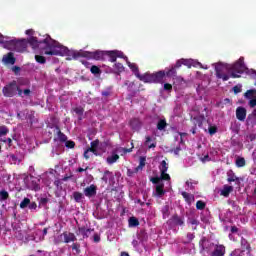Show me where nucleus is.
I'll return each mask as SVG.
<instances>
[{
  "mask_svg": "<svg viewBox=\"0 0 256 256\" xmlns=\"http://www.w3.org/2000/svg\"><path fill=\"white\" fill-rule=\"evenodd\" d=\"M73 111L74 113H76V115H79L80 117H82L83 113H85L83 107H76L73 109Z\"/></svg>",
  "mask_w": 256,
  "mask_h": 256,
  "instance_id": "a18cd8bd",
  "label": "nucleus"
},
{
  "mask_svg": "<svg viewBox=\"0 0 256 256\" xmlns=\"http://www.w3.org/2000/svg\"><path fill=\"white\" fill-rule=\"evenodd\" d=\"M35 60L41 65H45V63H47V59L42 55H35Z\"/></svg>",
  "mask_w": 256,
  "mask_h": 256,
  "instance_id": "4c0bfd02",
  "label": "nucleus"
},
{
  "mask_svg": "<svg viewBox=\"0 0 256 256\" xmlns=\"http://www.w3.org/2000/svg\"><path fill=\"white\" fill-rule=\"evenodd\" d=\"M101 95H102V97H105V98L111 97L112 92H111L110 89H108V90H106V91H102Z\"/></svg>",
  "mask_w": 256,
  "mask_h": 256,
  "instance_id": "5fc2aeb1",
  "label": "nucleus"
},
{
  "mask_svg": "<svg viewBox=\"0 0 256 256\" xmlns=\"http://www.w3.org/2000/svg\"><path fill=\"white\" fill-rule=\"evenodd\" d=\"M93 231H95V229H91V228L82 226V227L78 228L77 235H82L83 239H89V237H91V233H93Z\"/></svg>",
  "mask_w": 256,
  "mask_h": 256,
  "instance_id": "9d476101",
  "label": "nucleus"
},
{
  "mask_svg": "<svg viewBox=\"0 0 256 256\" xmlns=\"http://www.w3.org/2000/svg\"><path fill=\"white\" fill-rule=\"evenodd\" d=\"M209 242V240H207L206 237H202L199 241V247H200V252L203 253V251H209V247H213V243H210L207 246V243Z\"/></svg>",
  "mask_w": 256,
  "mask_h": 256,
  "instance_id": "4468645a",
  "label": "nucleus"
},
{
  "mask_svg": "<svg viewBox=\"0 0 256 256\" xmlns=\"http://www.w3.org/2000/svg\"><path fill=\"white\" fill-rule=\"evenodd\" d=\"M106 57H109L111 63H115L117 59H127L125 54H123V52L119 50L106 51Z\"/></svg>",
  "mask_w": 256,
  "mask_h": 256,
  "instance_id": "1a4fd4ad",
  "label": "nucleus"
},
{
  "mask_svg": "<svg viewBox=\"0 0 256 256\" xmlns=\"http://www.w3.org/2000/svg\"><path fill=\"white\" fill-rule=\"evenodd\" d=\"M231 193H233V186L229 185H224L220 191V195H222V197H229Z\"/></svg>",
  "mask_w": 256,
  "mask_h": 256,
  "instance_id": "aec40b11",
  "label": "nucleus"
},
{
  "mask_svg": "<svg viewBox=\"0 0 256 256\" xmlns=\"http://www.w3.org/2000/svg\"><path fill=\"white\" fill-rule=\"evenodd\" d=\"M71 249L72 251H75L77 254L81 253V244H79L78 242H74L71 245Z\"/></svg>",
  "mask_w": 256,
  "mask_h": 256,
  "instance_id": "e433bc0d",
  "label": "nucleus"
},
{
  "mask_svg": "<svg viewBox=\"0 0 256 256\" xmlns=\"http://www.w3.org/2000/svg\"><path fill=\"white\" fill-rule=\"evenodd\" d=\"M157 129L158 131H165V129L167 128V120L165 119H160L157 123Z\"/></svg>",
  "mask_w": 256,
  "mask_h": 256,
  "instance_id": "a878e982",
  "label": "nucleus"
},
{
  "mask_svg": "<svg viewBox=\"0 0 256 256\" xmlns=\"http://www.w3.org/2000/svg\"><path fill=\"white\" fill-rule=\"evenodd\" d=\"M240 245V251H245V255L251 256V244H249V241L245 238H241Z\"/></svg>",
  "mask_w": 256,
  "mask_h": 256,
  "instance_id": "9b49d317",
  "label": "nucleus"
},
{
  "mask_svg": "<svg viewBox=\"0 0 256 256\" xmlns=\"http://www.w3.org/2000/svg\"><path fill=\"white\" fill-rule=\"evenodd\" d=\"M86 150L88 151V153H93L94 155H96V157H97V155H99V152L97 151V148L89 147Z\"/></svg>",
  "mask_w": 256,
  "mask_h": 256,
  "instance_id": "13d9d810",
  "label": "nucleus"
},
{
  "mask_svg": "<svg viewBox=\"0 0 256 256\" xmlns=\"http://www.w3.org/2000/svg\"><path fill=\"white\" fill-rule=\"evenodd\" d=\"M252 159H253V161H256V149H254V151L252 153Z\"/></svg>",
  "mask_w": 256,
  "mask_h": 256,
  "instance_id": "338daca9",
  "label": "nucleus"
},
{
  "mask_svg": "<svg viewBox=\"0 0 256 256\" xmlns=\"http://www.w3.org/2000/svg\"><path fill=\"white\" fill-rule=\"evenodd\" d=\"M65 147H67L68 149H75V141L66 140Z\"/></svg>",
  "mask_w": 256,
  "mask_h": 256,
  "instance_id": "c03bdc74",
  "label": "nucleus"
},
{
  "mask_svg": "<svg viewBox=\"0 0 256 256\" xmlns=\"http://www.w3.org/2000/svg\"><path fill=\"white\" fill-rule=\"evenodd\" d=\"M244 97L246 99H253L254 97H256V90L255 89H250L248 90L245 94Z\"/></svg>",
  "mask_w": 256,
  "mask_h": 256,
  "instance_id": "7c9ffc66",
  "label": "nucleus"
},
{
  "mask_svg": "<svg viewBox=\"0 0 256 256\" xmlns=\"http://www.w3.org/2000/svg\"><path fill=\"white\" fill-rule=\"evenodd\" d=\"M9 199V192L6 190L0 191V201H7Z\"/></svg>",
  "mask_w": 256,
  "mask_h": 256,
  "instance_id": "ea45409f",
  "label": "nucleus"
},
{
  "mask_svg": "<svg viewBox=\"0 0 256 256\" xmlns=\"http://www.w3.org/2000/svg\"><path fill=\"white\" fill-rule=\"evenodd\" d=\"M114 69L116 70V72L118 74L123 73V71H125V67L121 63H115L114 64Z\"/></svg>",
  "mask_w": 256,
  "mask_h": 256,
  "instance_id": "58836bf2",
  "label": "nucleus"
},
{
  "mask_svg": "<svg viewBox=\"0 0 256 256\" xmlns=\"http://www.w3.org/2000/svg\"><path fill=\"white\" fill-rule=\"evenodd\" d=\"M192 63L193 60L182 59V65H186V67H191Z\"/></svg>",
  "mask_w": 256,
  "mask_h": 256,
  "instance_id": "6e6d98bb",
  "label": "nucleus"
},
{
  "mask_svg": "<svg viewBox=\"0 0 256 256\" xmlns=\"http://www.w3.org/2000/svg\"><path fill=\"white\" fill-rule=\"evenodd\" d=\"M159 169H160V173L167 172V170L169 169V166L167 165V161L162 160Z\"/></svg>",
  "mask_w": 256,
  "mask_h": 256,
  "instance_id": "c9c22d12",
  "label": "nucleus"
},
{
  "mask_svg": "<svg viewBox=\"0 0 256 256\" xmlns=\"http://www.w3.org/2000/svg\"><path fill=\"white\" fill-rule=\"evenodd\" d=\"M56 129H57V135H58L59 141L61 143H65L67 141V135L61 132V129H59V126H56Z\"/></svg>",
  "mask_w": 256,
  "mask_h": 256,
  "instance_id": "cd10ccee",
  "label": "nucleus"
},
{
  "mask_svg": "<svg viewBox=\"0 0 256 256\" xmlns=\"http://www.w3.org/2000/svg\"><path fill=\"white\" fill-rule=\"evenodd\" d=\"M215 71H216L217 79H222L223 81H229V79L231 78V76L227 74V71H231L230 66H227L225 64H218L215 67Z\"/></svg>",
  "mask_w": 256,
  "mask_h": 256,
  "instance_id": "39448f33",
  "label": "nucleus"
},
{
  "mask_svg": "<svg viewBox=\"0 0 256 256\" xmlns=\"http://www.w3.org/2000/svg\"><path fill=\"white\" fill-rule=\"evenodd\" d=\"M249 107H251V109H254V107H256V97L251 98L250 101L248 102Z\"/></svg>",
  "mask_w": 256,
  "mask_h": 256,
  "instance_id": "3c124183",
  "label": "nucleus"
},
{
  "mask_svg": "<svg viewBox=\"0 0 256 256\" xmlns=\"http://www.w3.org/2000/svg\"><path fill=\"white\" fill-rule=\"evenodd\" d=\"M167 225L169 229H175V227H183V225H185V220L183 217L174 214L170 219H168Z\"/></svg>",
  "mask_w": 256,
  "mask_h": 256,
  "instance_id": "0eeeda50",
  "label": "nucleus"
},
{
  "mask_svg": "<svg viewBox=\"0 0 256 256\" xmlns=\"http://www.w3.org/2000/svg\"><path fill=\"white\" fill-rule=\"evenodd\" d=\"M141 120L139 118H133L130 120V127L133 129V131H139L141 129Z\"/></svg>",
  "mask_w": 256,
  "mask_h": 256,
  "instance_id": "6ab92c4d",
  "label": "nucleus"
},
{
  "mask_svg": "<svg viewBox=\"0 0 256 256\" xmlns=\"http://www.w3.org/2000/svg\"><path fill=\"white\" fill-rule=\"evenodd\" d=\"M128 223L129 227H139V219L136 217H130Z\"/></svg>",
  "mask_w": 256,
  "mask_h": 256,
  "instance_id": "c756f323",
  "label": "nucleus"
},
{
  "mask_svg": "<svg viewBox=\"0 0 256 256\" xmlns=\"http://www.w3.org/2000/svg\"><path fill=\"white\" fill-rule=\"evenodd\" d=\"M160 179L162 181H171V176L167 172H161Z\"/></svg>",
  "mask_w": 256,
  "mask_h": 256,
  "instance_id": "37998d69",
  "label": "nucleus"
},
{
  "mask_svg": "<svg viewBox=\"0 0 256 256\" xmlns=\"http://www.w3.org/2000/svg\"><path fill=\"white\" fill-rule=\"evenodd\" d=\"M250 174L251 175H256V168H251L250 169Z\"/></svg>",
  "mask_w": 256,
  "mask_h": 256,
  "instance_id": "774afa93",
  "label": "nucleus"
},
{
  "mask_svg": "<svg viewBox=\"0 0 256 256\" xmlns=\"http://www.w3.org/2000/svg\"><path fill=\"white\" fill-rule=\"evenodd\" d=\"M127 65L129 69H131V71L134 73L135 77L139 79L141 74L139 73V67L137 66V64L127 61Z\"/></svg>",
  "mask_w": 256,
  "mask_h": 256,
  "instance_id": "4be33fe9",
  "label": "nucleus"
},
{
  "mask_svg": "<svg viewBox=\"0 0 256 256\" xmlns=\"http://www.w3.org/2000/svg\"><path fill=\"white\" fill-rule=\"evenodd\" d=\"M84 194L86 197H95V195H97V186L92 184V185L86 187L84 189Z\"/></svg>",
  "mask_w": 256,
  "mask_h": 256,
  "instance_id": "dca6fc26",
  "label": "nucleus"
},
{
  "mask_svg": "<svg viewBox=\"0 0 256 256\" xmlns=\"http://www.w3.org/2000/svg\"><path fill=\"white\" fill-rule=\"evenodd\" d=\"M165 77H171L172 79H175L177 77V70L171 66L170 68H166L165 70Z\"/></svg>",
  "mask_w": 256,
  "mask_h": 256,
  "instance_id": "412c9836",
  "label": "nucleus"
},
{
  "mask_svg": "<svg viewBox=\"0 0 256 256\" xmlns=\"http://www.w3.org/2000/svg\"><path fill=\"white\" fill-rule=\"evenodd\" d=\"M0 44L4 45V47H9V41L5 40V36L0 34Z\"/></svg>",
  "mask_w": 256,
  "mask_h": 256,
  "instance_id": "49530a36",
  "label": "nucleus"
},
{
  "mask_svg": "<svg viewBox=\"0 0 256 256\" xmlns=\"http://www.w3.org/2000/svg\"><path fill=\"white\" fill-rule=\"evenodd\" d=\"M165 184L161 183L156 185V197H163L165 195Z\"/></svg>",
  "mask_w": 256,
  "mask_h": 256,
  "instance_id": "5701e85b",
  "label": "nucleus"
},
{
  "mask_svg": "<svg viewBox=\"0 0 256 256\" xmlns=\"http://www.w3.org/2000/svg\"><path fill=\"white\" fill-rule=\"evenodd\" d=\"M74 201L76 203H81V199H83V193L81 192H73Z\"/></svg>",
  "mask_w": 256,
  "mask_h": 256,
  "instance_id": "473e14b6",
  "label": "nucleus"
},
{
  "mask_svg": "<svg viewBox=\"0 0 256 256\" xmlns=\"http://www.w3.org/2000/svg\"><path fill=\"white\" fill-rule=\"evenodd\" d=\"M2 61L6 65H15V62L17 61V59L15 58V55L13 54V52H9L8 54L3 56Z\"/></svg>",
  "mask_w": 256,
  "mask_h": 256,
  "instance_id": "f8f14e48",
  "label": "nucleus"
},
{
  "mask_svg": "<svg viewBox=\"0 0 256 256\" xmlns=\"http://www.w3.org/2000/svg\"><path fill=\"white\" fill-rule=\"evenodd\" d=\"M27 43L32 47V49H38L40 45H44L42 47L43 55L65 57V55L69 53V49L67 47L52 39L51 36H47L43 41H39L37 40V37L32 36L27 40Z\"/></svg>",
  "mask_w": 256,
  "mask_h": 256,
  "instance_id": "f257e3e1",
  "label": "nucleus"
},
{
  "mask_svg": "<svg viewBox=\"0 0 256 256\" xmlns=\"http://www.w3.org/2000/svg\"><path fill=\"white\" fill-rule=\"evenodd\" d=\"M227 181L228 183H233L235 181H239V177H237L235 174L233 173H227Z\"/></svg>",
  "mask_w": 256,
  "mask_h": 256,
  "instance_id": "2f4dec72",
  "label": "nucleus"
},
{
  "mask_svg": "<svg viewBox=\"0 0 256 256\" xmlns=\"http://www.w3.org/2000/svg\"><path fill=\"white\" fill-rule=\"evenodd\" d=\"M208 133L209 135H215V133H217V126H210L208 128Z\"/></svg>",
  "mask_w": 256,
  "mask_h": 256,
  "instance_id": "09e8293b",
  "label": "nucleus"
},
{
  "mask_svg": "<svg viewBox=\"0 0 256 256\" xmlns=\"http://www.w3.org/2000/svg\"><path fill=\"white\" fill-rule=\"evenodd\" d=\"M17 89H19L17 81L13 80L12 82L8 83L6 86L3 87L2 93L4 97H15V95H17Z\"/></svg>",
  "mask_w": 256,
  "mask_h": 256,
  "instance_id": "423d86ee",
  "label": "nucleus"
},
{
  "mask_svg": "<svg viewBox=\"0 0 256 256\" xmlns=\"http://www.w3.org/2000/svg\"><path fill=\"white\" fill-rule=\"evenodd\" d=\"M151 183H153L154 185H159V182L161 181V177H152L150 179Z\"/></svg>",
  "mask_w": 256,
  "mask_h": 256,
  "instance_id": "603ef678",
  "label": "nucleus"
},
{
  "mask_svg": "<svg viewBox=\"0 0 256 256\" xmlns=\"http://www.w3.org/2000/svg\"><path fill=\"white\" fill-rule=\"evenodd\" d=\"M117 161H119L118 154H112L111 156H108L106 159V163H108V165H113V163H117Z\"/></svg>",
  "mask_w": 256,
  "mask_h": 256,
  "instance_id": "393cba45",
  "label": "nucleus"
},
{
  "mask_svg": "<svg viewBox=\"0 0 256 256\" xmlns=\"http://www.w3.org/2000/svg\"><path fill=\"white\" fill-rule=\"evenodd\" d=\"M79 57H83L84 59H94V61H105L106 51L96 50L94 52L83 51L74 53V58L79 59Z\"/></svg>",
  "mask_w": 256,
  "mask_h": 256,
  "instance_id": "f03ea898",
  "label": "nucleus"
},
{
  "mask_svg": "<svg viewBox=\"0 0 256 256\" xmlns=\"http://www.w3.org/2000/svg\"><path fill=\"white\" fill-rule=\"evenodd\" d=\"M75 241H77V236H75V233L64 231L58 236L57 243H75Z\"/></svg>",
  "mask_w": 256,
  "mask_h": 256,
  "instance_id": "6e6552de",
  "label": "nucleus"
},
{
  "mask_svg": "<svg viewBox=\"0 0 256 256\" xmlns=\"http://www.w3.org/2000/svg\"><path fill=\"white\" fill-rule=\"evenodd\" d=\"M7 133H9V128H7L5 125L0 126V137H5Z\"/></svg>",
  "mask_w": 256,
  "mask_h": 256,
  "instance_id": "79ce46f5",
  "label": "nucleus"
},
{
  "mask_svg": "<svg viewBox=\"0 0 256 256\" xmlns=\"http://www.w3.org/2000/svg\"><path fill=\"white\" fill-rule=\"evenodd\" d=\"M233 91H234L235 95H237V93H241V91H242L241 86H239V85L234 86Z\"/></svg>",
  "mask_w": 256,
  "mask_h": 256,
  "instance_id": "052dcab7",
  "label": "nucleus"
},
{
  "mask_svg": "<svg viewBox=\"0 0 256 256\" xmlns=\"http://www.w3.org/2000/svg\"><path fill=\"white\" fill-rule=\"evenodd\" d=\"M90 71H91L92 75H101V68H99L98 66L93 65L90 68Z\"/></svg>",
  "mask_w": 256,
  "mask_h": 256,
  "instance_id": "a19ab883",
  "label": "nucleus"
},
{
  "mask_svg": "<svg viewBox=\"0 0 256 256\" xmlns=\"http://www.w3.org/2000/svg\"><path fill=\"white\" fill-rule=\"evenodd\" d=\"M107 175H111V171L106 170L104 172V176L102 177V181H104V183H107V181H109V178H107Z\"/></svg>",
  "mask_w": 256,
  "mask_h": 256,
  "instance_id": "864d4df0",
  "label": "nucleus"
},
{
  "mask_svg": "<svg viewBox=\"0 0 256 256\" xmlns=\"http://www.w3.org/2000/svg\"><path fill=\"white\" fill-rule=\"evenodd\" d=\"M186 237H187V241L184 243H191V241H193V239H195V234L189 232V233H187Z\"/></svg>",
  "mask_w": 256,
  "mask_h": 256,
  "instance_id": "de8ad7c7",
  "label": "nucleus"
},
{
  "mask_svg": "<svg viewBox=\"0 0 256 256\" xmlns=\"http://www.w3.org/2000/svg\"><path fill=\"white\" fill-rule=\"evenodd\" d=\"M205 207H207V204L203 200H198L196 202V209H198L199 211H203Z\"/></svg>",
  "mask_w": 256,
  "mask_h": 256,
  "instance_id": "f704fd0d",
  "label": "nucleus"
},
{
  "mask_svg": "<svg viewBox=\"0 0 256 256\" xmlns=\"http://www.w3.org/2000/svg\"><path fill=\"white\" fill-rule=\"evenodd\" d=\"M246 118H247V109H245L244 107H238L236 109V119H238V121H245Z\"/></svg>",
  "mask_w": 256,
  "mask_h": 256,
  "instance_id": "ddd939ff",
  "label": "nucleus"
},
{
  "mask_svg": "<svg viewBox=\"0 0 256 256\" xmlns=\"http://www.w3.org/2000/svg\"><path fill=\"white\" fill-rule=\"evenodd\" d=\"M181 195L185 199L186 203H188V205H191V203H193V201H195V196H193L187 192H182Z\"/></svg>",
  "mask_w": 256,
  "mask_h": 256,
  "instance_id": "b1692460",
  "label": "nucleus"
},
{
  "mask_svg": "<svg viewBox=\"0 0 256 256\" xmlns=\"http://www.w3.org/2000/svg\"><path fill=\"white\" fill-rule=\"evenodd\" d=\"M181 65H183V59L178 60L172 67H174L177 70L180 69Z\"/></svg>",
  "mask_w": 256,
  "mask_h": 256,
  "instance_id": "bf43d9fd",
  "label": "nucleus"
},
{
  "mask_svg": "<svg viewBox=\"0 0 256 256\" xmlns=\"http://www.w3.org/2000/svg\"><path fill=\"white\" fill-rule=\"evenodd\" d=\"M28 45L29 42H27V39H14L8 41V47H10V49H13L14 51H17V53H25V51H27Z\"/></svg>",
  "mask_w": 256,
  "mask_h": 256,
  "instance_id": "20e7f679",
  "label": "nucleus"
},
{
  "mask_svg": "<svg viewBox=\"0 0 256 256\" xmlns=\"http://www.w3.org/2000/svg\"><path fill=\"white\" fill-rule=\"evenodd\" d=\"M230 77L233 79H239L243 73L249 71L247 66H245V58L240 57L232 66H230Z\"/></svg>",
  "mask_w": 256,
  "mask_h": 256,
  "instance_id": "7ed1b4c3",
  "label": "nucleus"
},
{
  "mask_svg": "<svg viewBox=\"0 0 256 256\" xmlns=\"http://www.w3.org/2000/svg\"><path fill=\"white\" fill-rule=\"evenodd\" d=\"M99 147V139H96L90 143V148L97 149Z\"/></svg>",
  "mask_w": 256,
  "mask_h": 256,
  "instance_id": "8fccbe9b",
  "label": "nucleus"
},
{
  "mask_svg": "<svg viewBox=\"0 0 256 256\" xmlns=\"http://www.w3.org/2000/svg\"><path fill=\"white\" fill-rule=\"evenodd\" d=\"M202 163H206V161H211V158L209 157V155H205L203 158H201Z\"/></svg>",
  "mask_w": 256,
  "mask_h": 256,
  "instance_id": "69168bd1",
  "label": "nucleus"
},
{
  "mask_svg": "<svg viewBox=\"0 0 256 256\" xmlns=\"http://www.w3.org/2000/svg\"><path fill=\"white\" fill-rule=\"evenodd\" d=\"M29 209H37V203L35 202H30V204L28 205Z\"/></svg>",
  "mask_w": 256,
  "mask_h": 256,
  "instance_id": "0e129e2a",
  "label": "nucleus"
},
{
  "mask_svg": "<svg viewBox=\"0 0 256 256\" xmlns=\"http://www.w3.org/2000/svg\"><path fill=\"white\" fill-rule=\"evenodd\" d=\"M93 239H94V243H99V241H101V236H99V234L95 233L93 235Z\"/></svg>",
  "mask_w": 256,
  "mask_h": 256,
  "instance_id": "680f3d73",
  "label": "nucleus"
},
{
  "mask_svg": "<svg viewBox=\"0 0 256 256\" xmlns=\"http://www.w3.org/2000/svg\"><path fill=\"white\" fill-rule=\"evenodd\" d=\"M235 164H236V167L241 168V167H245V165H247V162L243 157H237Z\"/></svg>",
  "mask_w": 256,
  "mask_h": 256,
  "instance_id": "c85d7f7f",
  "label": "nucleus"
},
{
  "mask_svg": "<svg viewBox=\"0 0 256 256\" xmlns=\"http://www.w3.org/2000/svg\"><path fill=\"white\" fill-rule=\"evenodd\" d=\"M31 204V199L24 198L23 201L20 203V209H26Z\"/></svg>",
  "mask_w": 256,
  "mask_h": 256,
  "instance_id": "72a5a7b5",
  "label": "nucleus"
},
{
  "mask_svg": "<svg viewBox=\"0 0 256 256\" xmlns=\"http://www.w3.org/2000/svg\"><path fill=\"white\" fill-rule=\"evenodd\" d=\"M164 91H173V85L169 84V83H165L164 84Z\"/></svg>",
  "mask_w": 256,
  "mask_h": 256,
  "instance_id": "4d7b16f0",
  "label": "nucleus"
},
{
  "mask_svg": "<svg viewBox=\"0 0 256 256\" xmlns=\"http://www.w3.org/2000/svg\"><path fill=\"white\" fill-rule=\"evenodd\" d=\"M189 223L190 225H199V220L195 219V218H192V219H189Z\"/></svg>",
  "mask_w": 256,
  "mask_h": 256,
  "instance_id": "e2e57ef3",
  "label": "nucleus"
},
{
  "mask_svg": "<svg viewBox=\"0 0 256 256\" xmlns=\"http://www.w3.org/2000/svg\"><path fill=\"white\" fill-rule=\"evenodd\" d=\"M153 74V79H154V83H165V71L164 70H160L156 73H152Z\"/></svg>",
  "mask_w": 256,
  "mask_h": 256,
  "instance_id": "2eb2a0df",
  "label": "nucleus"
},
{
  "mask_svg": "<svg viewBox=\"0 0 256 256\" xmlns=\"http://www.w3.org/2000/svg\"><path fill=\"white\" fill-rule=\"evenodd\" d=\"M138 79L140 81H143V83H154L153 73L152 74L146 73L143 75L140 74V76H138Z\"/></svg>",
  "mask_w": 256,
  "mask_h": 256,
  "instance_id": "a211bd4d",
  "label": "nucleus"
},
{
  "mask_svg": "<svg viewBox=\"0 0 256 256\" xmlns=\"http://www.w3.org/2000/svg\"><path fill=\"white\" fill-rule=\"evenodd\" d=\"M147 161V158L145 157H140L139 160V165L135 168L134 173H139V171H141V169H143V167H145V162Z\"/></svg>",
  "mask_w": 256,
  "mask_h": 256,
  "instance_id": "bb28decb",
  "label": "nucleus"
},
{
  "mask_svg": "<svg viewBox=\"0 0 256 256\" xmlns=\"http://www.w3.org/2000/svg\"><path fill=\"white\" fill-rule=\"evenodd\" d=\"M226 250L225 246L222 244L216 245L214 251L211 253V256H225Z\"/></svg>",
  "mask_w": 256,
  "mask_h": 256,
  "instance_id": "f3484780",
  "label": "nucleus"
}]
</instances>
